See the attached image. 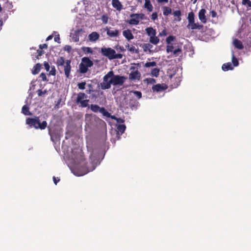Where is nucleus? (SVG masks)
Here are the masks:
<instances>
[{
	"instance_id": "obj_50",
	"label": "nucleus",
	"mask_w": 251,
	"mask_h": 251,
	"mask_svg": "<svg viewBox=\"0 0 251 251\" xmlns=\"http://www.w3.org/2000/svg\"><path fill=\"white\" fill-rule=\"evenodd\" d=\"M50 74L52 75H55L56 74V70L54 67L51 68V71L50 72Z\"/></svg>"
},
{
	"instance_id": "obj_59",
	"label": "nucleus",
	"mask_w": 251,
	"mask_h": 251,
	"mask_svg": "<svg viewBox=\"0 0 251 251\" xmlns=\"http://www.w3.org/2000/svg\"><path fill=\"white\" fill-rule=\"evenodd\" d=\"M54 41L56 42L59 43L60 37L59 35H56L54 39Z\"/></svg>"
},
{
	"instance_id": "obj_34",
	"label": "nucleus",
	"mask_w": 251,
	"mask_h": 251,
	"mask_svg": "<svg viewBox=\"0 0 251 251\" xmlns=\"http://www.w3.org/2000/svg\"><path fill=\"white\" fill-rule=\"evenodd\" d=\"M232 62L234 66L236 67L239 65V62L238 59L234 56L233 53H232Z\"/></svg>"
},
{
	"instance_id": "obj_45",
	"label": "nucleus",
	"mask_w": 251,
	"mask_h": 251,
	"mask_svg": "<svg viewBox=\"0 0 251 251\" xmlns=\"http://www.w3.org/2000/svg\"><path fill=\"white\" fill-rule=\"evenodd\" d=\"M146 80H147L148 83L154 84V83H155V79L152 78H147Z\"/></svg>"
},
{
	"instance_id": "obj_4",
	"label": "nucleus",
	"mask_w": 251,
	"mask_h": 251,
	"mask_svg": "<svg viewBox=\"0 0 251 251\" xmlns=\"http://www.w3.org/2000/svg\"><path fill=\"white\" fill-rule=\"evenodd\" d=\"M101 54L107 57L109 60L115 59H121L123 58V54L116 53L115 50L111 48H106L103 47L100 49Z\"/></svg>"
},
{
	"instance_id": "obj_8",
	"label": "nucleus",
	"mask_w": 251,
	"mask_h": 251,
	"mask_svg": "<svg viewBox=\"0 0 251 251\" xmlns=\"http://www.w3.org/2000/svg\"><path fill=\"white\" fill-rule=\"evenodd\" d=\"M145 14L143 13H135L130 15L131 19L126 21V22L130 25H137L139 24L140 20L145 19Z\"/></svg>"
},
{
	"instance_id": "obj_5",
	"label": "nucleus",
	"mask_w": 251,
	"mask_h": 251,
	"mask_svg": "<svg viewBox=\"0 0 251 251\" xmlns=\"http://www.w3.org/2000/svg\"><path fill=\"white\" fill-rule=\"evenodd\" d=\"M126 78L124 76H121L120 75H115L112 76V78L109 80V83L106 84L105 86V88H110L111 84L114 86L116 85H122Z\"/></svg>"
},
{
	"instance_id": "obj_33",
	"label": "nucleus",
	"mask_w": 251,
	"mask_h": 251,
	"mask_svg": "<svg viewBox=\"0 0 251 251\" xmlns=\"http://www.w3.org/2000/svg\"><path fill=\"white\" fill-rule=\"evenodd\" d=\"M126 128V126L125 125H119L117 126V129L119 132L121 133H123Z\"/></svg>"
},
{
	"instance_id": "obj_30",
	"label": "nucleus",
	"mask_w": 251,
	"mask_h": 251,
	"mask_svg": "<svg viewBox=\"0 0 251 251\" xmlns=\"http://www.w3.org/2000/svg\"><path fill=\"white\" fill-rule=\"evenodd\" d=\"M41 69V65L39 63L36 64L33 68L32 73L33 75L37 74L39 73Z\"/></svg>"
},
{
	"instance_id": "obj_14",
	"label": "nucleus",
	"mask_w": 251,
	"mask_h": 251,
	"mask_svg": "<svg viewBox=\"0 0 251 251\" xmlns=\"http://www.w3.org/2000/svg\"><path fill=\"white\" fill-rule=\"evenodd\" d=\"M100 37V34L98 32L94 31L88 35V38L90 42H96L99 39Z\"/></svg>"
},
{
	"instance_id": "obj_2",
	"label": "nucleus",
	"mask_w": 251,
	"mask_h": 251,
	"mask_svg": "<svg viewBox=\"0 0 251 251\" xmlns=\"http://www.w3.org/2000/svg\"><path fill=\"white\" fill-rule=\"evenodd\" d=\"M26 124L30 127H33L35 129H45L47 126V123L44 121L40 122L39 117L34 118H27L26 119Z\"/></svg>"
},
{
	"instance_id": "obj_52",
	"label": "nucleus",
	"mask_w": 251,
	"mask_h": 251,
	"mask_svg": "<svg viewBox=\"0 0 251 251\" xmlns=\"http://www.w3.org/2000/svg\"><path fill=\"white\" fill-rule=\"evenodd\" d=\"M210 13L212 18H215L217 16V12L214 10L211 11Z\"/></svg>"
},
{
	"instance_id": "obj_22",
	"label": "nucleus",
	"mask_w": 251,
	"mask_h": 251,
	"mask_svg": "<svg viewBox=\"0 0 251 251\" xmlns=\"http://www.w3.org/2000/svg\"><path fill=\"white\" fill-rule=\"evenodd\" d=\"M233 45L235 48L239 50H242L244 48L242 42L237 39L233 40Z\"/></svg>"
},
{
	"instance_id": "obj_42",
	"label": "nucleus",
	"mask_w": 251,
	"mask_h": 251,
	"mask_svg": "<svg viewBox=\"0 0 251 251\" xmlns=\"http://www.w3.org/2000/svg\"><path fill=\"white\" fill-rule=\"evenodd\" d=\"M174 47L172 45H168L166 48V51L167 53L173 51Z\"/></svg>"
},
{
	"instance_id": "obj_12",
	"label": "nucleus",
	"mask_w": 251,
	"mask_h": 251,
	"mask_svg": "<svg viewBox=\"0 0 251 251\" xmlns=\"http://www.w3.org/2000/svg\"><path fill=\"white\" fill-rule=\"evenodd\" d=\"M168 86L165 84H157L152 87V90L153 93L154 92H161L166 90Z\"/></svg>"
},
{
	"instance_id": "obj_57",
	"label": "nucleus",
	"mask_w": 251,
	"mask_h": 251,
	"mask_svg": "<svg viewBox=\"0 0 251 251\" xmlns=\"http://www.w3.org/2000/svg\"><path fill=\"white\" fill-rule=\"evenodd\" d=\"M106 117L107 118H110L111 119H113V120H116L117 119V117H115V116L114 115H111V114L110 113H109V116H106Z\"/></svg>"
},
{
	"instance_id": "obj_26",
	"label": "nucleus",
	"mask_w": 251,
	"mask_h": 251,
	"mask_svg": "<svg viewBox=\"0 0 251 251\" xmlns=\"http://www.w3.org/2000/svg\"><path fill=\"white\" fill-rule=\"evenodd\" d=\"M173 15L177 17L176 19H175L177 22H180L181 20V12L180 10L174 11L173 13Z\"/></svg>"
},
{
	"instance_id": "obj_23",
	"label": "nucleus",
	"mask_w": 251,
	"mask_h": 251,
	"mask_svg": "<svg viewBox=\"0 0 251 251\" xmlns=\"http://www.w3.org/2000/svg\"><path fill=\"white\" fill-rule=\"evenodd\" d=\"M88 70V67L81 62L79 65V72L81 74H85Z\"/></svg>"
},
{
	"instance_id": "obj_38",
	"label": "nucleus",
	"mask_w": 251,
	"mask_h": 251,
	"mask_svg": "<svg viewBox=\"0 0 251 251\" xmlns=\"http://www.w3.org/2000/svg\"><path fill=\"white\" fill-rule=\"evenodd\" d=\"M175 39V37L172 35L168 36L166 39V43L167 44L170 45L171 44V42L173 41Z\"/></svg>"
},
{
	"instance_id": "obj_31",
	"label": "nucleus",
	"mask_w": 251,
	"mask_h": 251,
	"mask_svg": "<svg viewBox=\"0 0 251 251\" xmlns=\"http://www.w3.org/2000/svg\"><path fill=\"white\" fill-rule=\"evenodd\" d=\"M163 14L164 16H168L172 13V9L167 6L162 7Z\"/></svg>"
},
{
	"instance_id": "obj_56",
	"label": "nucleus",
	"mask_w": 251,
	"mask_h": 251,
	"mask_svg": "<svg viewBox=\"0 0 251 251\" xmlns=\"http://www.w3.org/2000/svg\"><path fill=\"white\" fill-rule=\"evenodd\" d=\"M116 121L118 123H123L125 122V120L121 118H117Z\"/></svg>"
},
{
	"instance_id": "obj_11",
	"label": "nucleus",
	"mask_w": 251,
	"mask_h": 251,
	"mask_svg": "<svg viewBox=\"0 0 251 251\" xmlns=\"http://www.w3.org/2000/svg\"><path fill=\"white\" fill-rule=\"evenodd\" d=\"M111 27H106L104 29L106 31L107 35L111 38L117 37L119 36L120 31L118 29H111Z\"/></svg>"
},
{
	"instance_id": "obj_49",
	"label": "nucleus",
	"mask_w": 251,
	"mask_h": 251,
	"mask_svg": "<svg viewBox=\"0 0 251 251\" xmlns=\"http://www.w3.org/2000/svg\"><path fill=\"white\" fill-rule=\"evenodd\" d=\"M182 50L180 49L179 48H178L177 49H176L175 50H173V54L174 55H175L176 56V55L178 53H180L181 52Z\"/></svg>"
},
{
	"instance_id": "obj_60",
	"label": "nucleus",
	"mask_w": 251,
	"mask_h": 251,
	"mask_svg": "<svg viewBox=\"0 0 251 251\" xmlns=\"http://www.w3.org/2000/svg\"><path fill=\"white\" fill-rule=\"evenodd\" d=\"M37 53H38V56H40L44 53V51L41 50H37Z\"/></svg>"
},
{
	"instance_id": "obj_15",
	"label": "nucleus",
	"mask_w": 251,
	"mask_h": 251,
	"mask_svg": "<svg viewBox=\"0 0 251 251\" xmlns=\"http://www.w3.org/2000/svg\"><path fill=\"white\" fill-rule=\"evenodd\" d=\"M205 13V9L202 8L200 10L198 14L200 20L203 24H205L207 22Z\"/></svg>"
},
{
	"instance_id": "obj_9",
	"label": "nucleus",
	"mask_w": 251,
	"mask_h": 251,
	"mask_svg": "<svg viewBox=\"0 0 251 251\" xmlns=\"http://www.w3.org/2000/svg\"><path fill=\"white\" fill-rule=\"evenodd\" d=\"M90 108L94 112H100L104 116H109V112L103 107H100L97 104H92L90 106Z\"/></svg>"
},
{
	"instance_id": "obj_61",
	"label": "nucleus",
	"mask_w": 251,
	"mask_h": 251,
	"mask_svg": "<svg viewBox=\"0 0 251 251\" xmlns=\"http://www.w3.org/2000/svg\"><path fill=\"white\" fill-rule=\"evenodd\" d=\"M52 37H53V36H52V35H50L47 38L46 40H47V41H49V40H51V39L52 38Z\"/></svg>"
},
{
	"instance_id": "obj_20",
	"label": "nucleus",
	"mask_w": 251,
	"mask_h": 251,
	"mask_svg": "<svg viewBox=\"0 0 251 251\" xmlns=\"http://www.w3.org/2000/svg\"><path fill=\"white\" fill-rule=\"evenodd\" d=\"M144 7L149 12H151L153 8L150 0H145Z\"/></svg>"
},
{
	"instance_id": "obj_10",
	"label": "nucleus",
	"mask_w": 251,
	"mask_h": 251,
	"mask_svg": "<svg viewBox=\"0 0 251 251\" xmlns=\"http://www.w3.org/2000/svg\"><path fill=\"white\" fill-rule=\"evenodd\" d=\"M113 75H114V72L112 71H110L103 76V82L100 83V87L102 89L105 90L109 89L105 88V86L106 84L109 83V80H108V79L110 78H111Z\"/></svg>"
},
{
	"instance_id": "obj_44",
	"label": "nucleus",
	"mask_w": 251,
	"mask_h": 251,
	"mask_svg": "<svg viewBox=\"0 0 251 251\" xmlns=\"http://www.w3.org/2000/svg\"><path fill=\"white\" fill-rule=\"evenodd\" d=\"M157 18H158V15H157V12H155L152 13V14L151 15V19L152 20L154 21L155 20H157Z\"/></svg>"
},
{
	"instance_id": "obj_37",
	"label": "nucleus",
	"mask_w": 251,
	"mask_h": 251,
	"mask_svg": "<svg viewBox=\"0 0 251 251\" xmlns=\"http://www.w3.org/2000/svg\"><path fill=\"white\" fill-rule=\"evenodd\" d=\"M131 93L134 94V95L138 99H140L142 98V93L140 91H132Z\"/></svg>"
},
{
	"instance_id": "obj_62",
	"label": "nucleus",
	"mask_w": 251,
	"mask_h": 251,
	"mask_svg": "<svg viewBox=\"0 0 251 251\" xmlns=\"http://www.w3.org/2000/svg\"><path fill=\"white\" fill-rule=\"evenodd\" d=\"M88 172V171H86L84 173H79V174H76V175H77V176H82V175H84V174H86Z\"/></svg>"
},
{
	"instance_id": "obj_21",
	"label": "nucleus",
	"mask_w": 251,
	"mask_h": 251,
	"mask_svg": "<svg viewBox=\"0 0 251 251\" xmlns=\"http://www.w3.org/2000/svg\"><path fill=\"white\" fill-rule=\"evenodd\" d=\"M145 30L147 34L149 36H150V37L156 35V30L153 29L152 27H147L146 28Z\"/></svg>"
},
{
	"instance_id": "obj_46",
	"label": "nucleus",
	"mask_w": 251,
	"mask_h": 251,
	"mask_svg": "<svg viewBox=\"0 0 251 251\" xmlns=\"http://www.w3.org/2000/svg\"><path fill=\"white\" fill-rule=\"evenodd\" d=\"M38 96H41L43 94H45L47 93L46 90L43 91L42 90L39 89L37 91Z\"/></svg>"
},
{
	"instance_id": "obj_18",
	"label": "nucleus",
	"mask_w": 251,
	"mask_h": 251,
	"mask_svg": "<svg viewBox=\"0 0 251 251\" xmlns=\"http://www.w3.org/2000/svg\"><path fill=\"white\" fill-rule=\"evenodd\" d=\"M112 5L119 11L123 9V5L119 0H112Z\"/></svg>"
},
{
	"instance_id": "obj_51",
	"label": "nucleus",
	"mask_w": 251,
	"mask_h": 251,
	"mask_svg": "<svg viewBox=\"0 0 251 251\" xmlns=\"http://www.w3.org/2000/svg\"><path fill=\"white\" fill-rule=\"evenodd\" d=\"M167 34L166 29H163L161 32L159 33L160 36H165Z\"/></svg>"
},
{
	"instance_id": "obj_29",
	"label": "nucleus",
	"mask_w": 251,
	"mask_h": 251,
	"mask_svg": "<svg viewBox=\"0 0 251 251\" xmlns=\"http://www.w3.org/2000/svg\"><path fill=\"white\" fill-rule=\"evenodd\" d=\"M81 50L86 54L89 53L93 54L94 52L93 49L88 47H83L81 48Z\"/></svg>"
},
{
	"instance_id": "obj_43",
	"label": "nucleus",
	"mask_w": 251,
	"mask_h": 251,
	"mask_svg": "<svg viewBox=\"0 0 251 251\" xmlns=\"http://www.w3.org/2000/svg\"><path fill=\"white\" fill-rule=\"evenodd\" d=\"M64 50L65 51H67L68 52H70L72 50V48L70 45H66L64 47Z\"/></svg>"
},
{
	"instance_id": "obj_41",
	"label": "nucleus",
	"mask_w": 251,
	"mask_h": 251,
	"mask_svg": "<svg viewBox=\"0 0 251 251\" xmlns=\"http://www.w3.org/2000/svg\"><path fill=\"white\" fill-rule=\"evenodd\" d=\"M242 3L243 5H247L248 7H251V1L250 0H243Z\"/></svg>"
},
{
	"instance_id": "obj_32",
	"label": "nucleus",
	"mask_w": 251,
	"mask_h": 251,
	"mask_svg": "<svg viewBox=\"0 0 251 251\" xmlns=\"http://www.w3.org/2000/svg\"><path fill=\"white\" fill-rule=\"evenodd\" d=\"M150 42L154 45H157L159 42V39L155 35L150 38Z\"/></svg>"
},
{
	"instance_id": "obj_40",
	"label": "nucleus",
	"mask_w": 251,
	"mask_h": 251,
	"mask_svg": "<svg viewBox=\"0 0 251 251\" xmlns=\"http://www.w3.org/2000/svg\"><path fill=\"white\" fill-rule=\"evenodd\" d=\"M102 23L104 24H106L108 23V17L107 15H103L101 18Z\"/></svg>"
},
{
	"instance_id": "obj_7",
	"label": "nucleus",
	"mask_w": 251,
	"mask_h": 251,
	"mask_svg": "<svg viewBox=\"0 0 251 251\" xmlns=\"http://www.w3.org/2000/svg\"><path fill=\"white\" fill-rule=\"evenodd\" d=\"M88 96L84 93L79 92L77 95V98L75 100V102L77 104H80L81 107H86L89 106V100L86 99Z\"/></svg>"
},
{
	"instance_id": "obj_1",
	"label": "nucleus",
	"mask_w": 251,
	"mask_h": 251,
	"mask_svg": "<svg viewBox=\"0 0 251 251\" xmlns=\"http://www.w3.org/2000/svg\"><path fill=\"white\" fill-rule=\"evenodd\" d=\"M85 127L94 128L98 125L105 124V122L95 115L86 114L85 115Z\"/></svg>"
},
{
	"instance_id": "obj_55",
	"label": "nucleus",
	"mask_w": 251,
	"mask_h": 251,
	"mask_svg": "<svg viewBox=\"0 0 251 251\" xmlns=\"http://www.w3.org/2000/svg\"><path fill=\"white\" fill-rule=\"evenodd\" d=\"M53 182L55 185H56L57 182H58L60 181L59 178L55 177V176L53 177Z\"/></svg>"
},
{
	"instance_id": "obj_24",
	"label": "nucleus",
	"mask_w": 251,
	"mask_h": 251,
	"mask_svg": "<svg viewBox=\"0 0 251 251\" xmlns=\"http://www.w3.org/2000/svg\"><path fill=\"white\" fill-rule=\"evenodd\" d=\"M222 70L224 71L231 70L233 69L232 64L230 62L225 63L222 65Z\"/></svg>"
},
{
	"instance_id": "obj_36",
	"label": "nucleus",
	"mask_w": 251,
	"mask_h": 251,
	"mask_svg": "<svg viewBox=\"0 0 251 251\" xmlns=\"http://www.w3.org/2000/svg\"><path fill=\"white\" fill-rule=\"evenodd\" d=\"M156 65V63L154 61L152 62H147L145 63L144 66L145 67L148 68L151 67H154Z\"/></svg>"
},
{
	"instance_id": "obj_58",
	"label": "nucleus",
	"mask_w": 251,
	"mask_h": 251,
	"mask_svg": "<svg viewBox=\"0 0 251 251\" xmlns=\"http://www.w3.org/2000/svg\"><path fill=\"white\" fill-rule=\"evenodd\" d=\"M117 49H119L121 51H125V49H124V47L123 46H117L116 47Z\"/></svg>"
},
{
	"instance_id": "obj_16",
	"label": "nucleus",
	"mask_w": 251,
	"mask_h": 251,
	"mask_svg": "<svg viewBox=\"0 0 251 251\" xmlns=\"http://www.w3.org/2000/svg\"><path fill=\"white\" fill-rule=\"evenodd\" d=\"M141 77V74L136 70L134 72H131L129 74V79L131 80H133L135 79H139Z\"/></svg>"
},
{
	"instance_id": "obj_64",
	"label": "nucleus",
	"mask_w": 251,
	"mask_h": 251,
	"mask_svg": "<svg viewBox=\"0 0 251 251\" xmlns=\"http://www.w3.org/2000/svg\"><path fill=\"white\" fill-rule=\"evenodd\" d=\"M2 24H3L2 21V20L0 19V27H1V26L2 25ZM0 29H1V28H0Z\"/></svg>"
},
{
	"instance_id": "obj_53",
	"label": "nucleus",
	"mask_w": 251,
	"mask_h": 251,
	"mask_svg": "<svg viewBox=\"0 0 251 251\" xmlns=\"http://www.w3.org/2000/svg\"><path fill=\"white\" fill-rule=\"evenodd\" d=\"M39 48L41 50L44 49H47L48 48V45L46 44H43L39 45Z\"/></svg>"
},
{
	"instance_id": "obj_27",
	"label": "nucleus",
	"mask_w": 251,
	"mask_h": 251,
	"mask_svg": "<svg viewBox=\"0 0 251 251\" xmlns=\"http://www.w3.org/2000/svg\"><path fill=\"white\" fill-rule=\"evenodd\" d=\"M22 112L25 115H31V113L29 111V108L27 105H25L23 106Z\"/></svg>"
},
{
	"instance_id": "obj_25",
	"label": "nucleus",
	"mask_w": 251,
	"mask_h": 251,
	"mask_svg": "<svg viewBox=\"0 0 251 251\" xmlns=\"http://www.w3.org/2000/svg\"><path fill=\"white\" fill-rule=\"evenodd\" d=\"M144 51L146 52L149 51L150 52H151V49L152 48L153 46L149 43L143 44L141 46Z\"/></svg>"
},
{
	"instance_id": "obj_63",
	"label": "nucleus",
	"mask_w": 251,
	"mask_h": 251,
	"mask_svg": "<svg viewBox=\"0 0 251 251\" xmlns=\"http://www.w3.org/2000/svg\"><path fill=\"white\" fill-rule=\"evenodd\" d=\"M74 41L75 42H78L79 41V37L78 36L76 35L75 37V38Z\"/></svg>"
},
{
	"instance_id": "obj_47",
	"label": "nucleus",
	"mask_w": 251,
	"mask_h": 251,
	"mask_svg": "<svg viewBox=\"0 0 251 251\" xmlns=\"http://www.w3.org/2000/svg\"><path fill=\"white\" fill-rule=\"evenodd\" d=\"M40 77L41 78V79L43 81H46L47 80V76L45 73H41L40 75Z\"/></svg>"
},
{
	"instance_id": "obj_3",
	"label": "nucleus",
	"mask_w": 251,
	"mask_h": 251,
	"mask_svg": "<svg viewBox=\"0 0 251 251\" xmlns=\"http://www.w3.org/2000/svg\"><path fill=\"white\" fill-rule=\"evenodd\" d=\"M71 60H67L65 61L64 58L60 56L57 58L56 64L59 69L60 67H64V71L65 73V75L66 77L69 78L70 75V72L71 70Z\"/></svg>"
},
{
	"instance_id": "obj_35",
	"label": "nucleus",
	"mask_w": 251,
	"mask_h": 251,
	"mask_svg": "<svg viewBox=\"0 0 251 251\" xmlns=\"http://www.w3.org/2000/svg\"><path fill=\"white\" fill-rule=\"evenodd\" d=\"M159 70L157 68H154L151 71V74L152 76L157 77L159 75Z\"/></svg>"
},
{
	"instance_id": "obj_54",
	"label": "nucleus",
	"mask_w": 251,
	"mask_h": 251,
	"mask_svg": "<svg viewBox=\"0 0 251 251\" xmlns=\"http://www.w3.org/2000/svg\"><path fill=\"white\" fill-rule=\"evenodd\" d=\"M158 3H166L168 2L169 0H156Z\"/></svg>"
},
{
	"instance_id": "obj_48",
	"label": "nucleus",
	"mask_w": 251,
	"mask_h": 251,
	"mask_svg": "<svg viewBox=\"0 0 251 251\" xmlns=\"http://www.w3.org/2000/svg\"><path fill=\"white\" fill-rule=\"evenodd\" d=\"M44 65L45 68L46 70V71H49L50 70V65H49V63L45 61L44 63Z\"/></svg>"
},
{
	"instance_id": "obj_19",
	"label": "nucleus",
	"mask_w": 251,
	"mask_h": 251,
	"mask_svg": "<svg viewBox=\"0 0 251 251\" xmlns=\"http://www.w3.org/2000/svg\"><path fill=\"white\" fill-rule=\"evenodd\" d=\"M81 62L88 68L93 66V62L87 57H84L82 58Z\"/></svg>"
},
{
	"instance_id": "obj_39",
	"label": "nucleus",
	"mask_w": 251,
	"mask_h": 251,
	"mask_svg": "<svg viewBox=\"0 0 251 251\" xmlns=\"http://www.w3.org/2000/svg\"><path fill=\"white\" fill-rule=\"evenodd\" d=\"M86 82H81L77 84V87L80 90H84L85 89Z\"/></svg>"
},
{
	"instance_id": "obj_6",
	"label": "nucleus",
	"mask_w": 251,
	"mask_h": 251,
	"mask_svg": "<svg viewBox=\"0 0 251 251\" xmlns=\"http://www.w3.org/2000/svg\"><path fill=\"white\" fill-rule=\"evenodd\" d=\"M187 19L188 25L187 26L188 28L191 29H201L203 28V25L195 23V15L193 12L191 11L188 13Z\"/></svg>"
},
{
	"instance_id": "obj_13",
	"label": "nucleus",
	"mask_w": 251,
	"mask_h": 251,
	"mask_svg": "<svg viewBox=\"0 0 251 251\" xmlns=\"http://www.w3.org/2000/svg\"><path fill=\"white\" fill-rule=\"evenodd\" d=\"M75 162L76 163H78L81 166H83L84 168L86 167V163L85 162V159L83 156L82 155V153L80 151L79 154V158H77L76 157H74Z\"/></svg>"
},
{
	"instance_id": "obj_28",
	"label": "nucleus",
	"mask_w": 251,
	"mask_h": 251,
	"mask_svg": "<svg viewBox=\"0 0 251 251\" xmlns=\"http://www.w3.org/2000/svg\"><path fill=\"white\" fill-rule=\"evenodd\" d=\"M126 48L127 49L128 51L132 53H138V49H136V48L134 46H130L128 44L126 45Z\"/></svg>"
},
{
	"instance_id": "obj_17",
	"label": "nucleus",
	"mask_w": 251,
	"mask_h": 251,
	"mask_svg": "<svg viewBox=\"0 0 251 251\" xmlns=\"http://www.w3.org/2000/svg\"><path fill=\"white\" fill-rule=\"evenodd\" d=\"M123 35L127 41H130L134 38V36L131 30L128 29L124 30Z\"/></svg>"
}]
</instances>
